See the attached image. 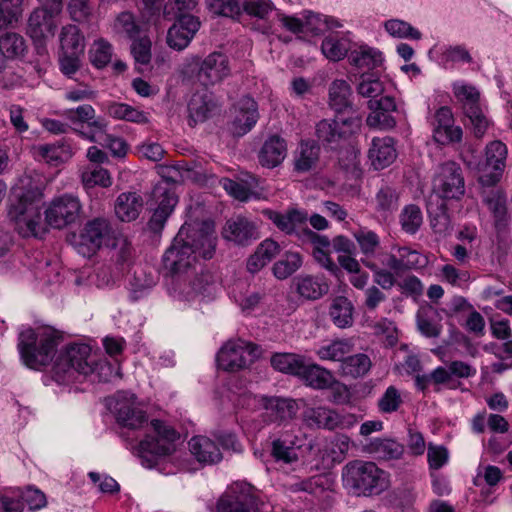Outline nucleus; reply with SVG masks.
Returning a JSON list of instances; mask_svg holds the SVG:
<instances>
[{
    "label": "nucleus",
    "mask_w": 512,
    "mask_h": 512,
    "mask_svg": "<svg viewBox=\"0 0 512 512\" xmlns=\"http://www.w3.org/2000/svg\"><path fill=\"white\" fill-rule=\"evenodd\" d=\"M22 186L13 188L17 202L12 204L9 217L14 221L16 230L22 237H42L46 225L54 229H63L75 223L81 216L83 206L78 196L65 193L54 197L45 209L42 219V190L39 187H26L28 178L21 179Z\"/></svg>",
    "instance_id": "nucleus-1"
},
{
    "label": "nucleus",
    "mask_w": 512,
    "mask_h": 512,
    "mask_svg": "<svg viewBox=\"0 0 512 512\" xmlns=\"http://www.w3.org/2000/svg\"><path fill=\"white\" fill-rule=\"evenodd\" d=\"M216 241L213 222H185L163 255L164 268L173 275L187 273L196 264L197 255L204 259L213 257Z\"/></svg>",
    "instance_id": "nucleus-2"
},
{
    "label": "nucleus",
    "mask_w": 512,
    "mask_h": 512,
    "mask_svg": "<svg viewBox=\"0 0 512 512\" xmlns=\"http://www.w3.org/2000/svg\"><path fill=\"white\" fill-rule=\"evenodd\" d=\"M110 370L106 362L96 363L91 356V347L87 344L72 343L62 348L55 357L52 366V378L59 384L73 382L77 375H89L95 371Z\"/></svg>",
    "instance_id": "nucleus-3"
},
{
    "label": "nucleus",
    "mask_w": 512,
    "mask_h": 512,
    "mask_svg": "<svg viewBox=\"0 0 512 512\" xmlns=\"http://www.w3.org/2000/svg\"><path fill=\"white\" fill-rule=\"evenodd\" d=\"M60 335L50 327L25 328L19 333L18 350L21 360L30 369L46 367L55 355Z\"/></svg>",
    "instance_id": "nucleus-4"
},
{
    "label": "nucleus",
    "mask_w": 512,
    "mask_h": 512,
    "mask_svg": "<svg viewBox=\"0 0 512 512\" xmlns=\"http://www.w3.org/2000/svg\"><path fill=\"white\" fill-rule=\"evenodd\" d=\"M345 488L360 496L378 495L389 487L388 475L374 462L354 460L342 469Z\"/></svg>",
    "instance_id": "nucleus-5"
},
{
    "label": "nucleus",
    "mask_w": 512,
    "mask_h": 512,
    "mask_svg": "<svg viewBox=\"0 0 512 512\" xmlns=\"http://www.w3.org/2000/svg\"><path fill=\"white\" fill-rule=\"evenodd\" d=\"M151 429L152 433L148 434L136 448L137 456L147 467H152L156 463V457L171 454L179 437L175 429L160 420H153Z\"/></svg>",
    "instance_id": "nucleus-6"
},
{
    "label": "nucleus",
    "mask_w": 512,
    "mask_h": 512,
    "mask_svg": "<svg viewBox=\"0 0 512 512\" xmlns=\"http://www.w3.org/2000/svg\"><path fill=\"white\" fill-rule=\"evenodd\" d=\"M238 404L243 408L265 410L272 422H287L294 419L299 411L296 400L245 392L239 396Z\"/></svg>",
    "instance_id": "nucleus-7"
},
{
    "label": "nucleus",
    "mask_w": 512,
    "mask_h": 512,
    "mask_svg": "<svg viewBox=\"0 0 512 512\" xmlns=\"http://www.w3.org/2000/svg\"><path fill=\"white\" fill-rule=\"evenodd\" d=\"M465 194V181L461 167L448 161L441 164L433 178L432 194L429 197L444 200H460Z\"/></svg>",
    "instance_id": "nucleus-8"
},
{
    "label": "nucleus",
    "mask_w": 512,
    "mask_h": 512,
    "mask_svg": "<svg viewBox=\"0 0 512 512\" xmlns=\"http://www.w3.org/2000/svg\"><path fill=\"white\" fill-rule=\"evenodd\" d=\"M258 347L246 340L235 339L226 342L217 353L218 367L230 372L247 368L258 357Z\"/></svg>",
    "instance_id": "nucleus-9"
},
{
    "label": "nucleus",
    "mask_w": 512,
    "mask_h": 512,
    "mask_svg": "<svg viewBox=\"0 0 512 512\" xmlns=\"http://www.w3.org/2000/svg\"><path fill=\"white\" fill-rule=\"evenodd\" d=\"M217 512H258L254 488L246 482L233 483L219 499Z\"/></svg>",
    "instance_id": "nucleus-10"
},
{
    "label": "nucleus",
    "mask_w": 512,
    "mask_h": 512,
    "mask_svg": "<svg viewBox=\"0 0 512 512\" xmlns=\"http://www.w3.org/2000/svg\"><path fill=\"white\" fill-rule=\"evenodd\" d=\"M113 238V230L109 221L98 217L88 221L79 236L77 249L83 256H91L103 245H108Z\"/></svg>",
    "instance_id": "nucleus-11"
},
{
    "label": "nucleus",
    "mask_w": 512,
    "mask_h": 512,
    "mask_svg": "<svg viewBox=\"0 0 512 512\" xmlns=\"http://www.w3.org/2000/svg\"><path fill=\"white\" fill-rule=\"evenodd\" d=\"M361 128V119L357 116L333 120H321L316 126V134L320 141L331 145H338L342 140L358 133Z\"/></svg>",
    "instance_id": "nucleus-12"
},
{
    "label": "nucleus",
    "mask_w": 512,
    "mask_h": 512,
    "mask_svg": "<svg viewBox=\"0 0 512 512\" xmlns=\"http://www.w3.org/2000/svg\"><path fill=\"white\" fill-rule=\"evenodd\" d=\"M113 412L117 422L130 429L141 428L147 422L146 413L137 397L127 391H120L116 394Z\"/></svg>",
    "instance_id": "nucleus-13"
},
{
    "label": "nucleus",
    "mask_w": 512,
    "mask_h": 512,
    "mask_svg": "<svg viewBox=\"0 0 512 512\" xmlns=\"http://www.w3.org/2000/svg\"><path fill=\"white\" fill-rule=\"evenodd\" d=\"M306 445V436L300 430H285L272 441L271 455L277 462L292 464L298 461L297 451Z\"/></svg>",
    "instance_id": "nucleus-14"
},
{
    "label": "nucleus",
    "mask_w": 512,
    "mask_h": 512,
    "mask_svg": "<svg viewBox=\"0 0 512 512\" xmlns=\"http://www.w3.org/2000/svg\"><path fill=\"white\" fill-rule=\"evenodd\" d=\"M84 37L75 25L62 28L60 35V64H77L84 53Z\"/></svg>",
    "instance_id": "nucleus-15"
},
{
    "label": "nucleus",
    "mask_w": 512,
    "mask_h": 512,
    "mask_svg": "<svg viewBox=\"0 0 512 512\" xmlns=\"http://www.w3.org/2000/svg\"><path fill=\"white\" fill-rule=\"evenodd\" d=\"M200 25L201 23L198 17L193 15H180L168 30V45L176 50L184 49L195 36Z\"/></svg>",
    "instance_id": "nucleus-16"
},
{
    "label": "nucleus",
    "mask_w": 512,
    "mask_h": 512,
    "mask_svg": "<svg viewBox=\"0 0 512 512\" xmlns=\"http://www.w3.org/2000/svg\"><path fill=\"white\" fill-rule=\"evenodd\" d=\"M153 197L157 202V207L153 211L148 226L153 232H160L173 212L178 198L173 191L162 186L155 187Z\"/></svg>",
    "instance_id": "nucleus-17"
},
{
    "label": "nucleus",
    "mask_w": 512,
    "mask_h": 512,
    "mask_svg": "<svg viewBox=\"0 0 512 512\" xmlns=\"http://www.w3.org/2000/svg\"><path fill=\"white\" fill-rule=\"evenodd\" d=\"M368 107L371 110L366 123L372 129L387 130L395 126V120L391 112L396 110L393 97L384 96L379 99L369 100Z\"/></svg>",
    "instance_id": "nucleus-18"
},
{
    "label": "nucleus",
    "mask_w": 512,
    "mask_h": 512,
    "mask_svg": "<svg viewBox=\"0 0 512 512\" xmlns=\"http://www.w3.org/2000/svg\"><path fill=\"white\" fill-rule=\"evenodd\" d=\"M258 118L256 101L249 96H243L235 105V116L231 125L232 133L236 136L245 135L255 126Z\"/></svg>",
    "instance_id": "nucleus-19"
},
{
    "label": "nucleus",
    "mask_w": 512,
    "mask_h": 512,
    "mask_svg": "<svg viewBox=\"0 0 512 512\" xmlns=\"http://www.w3.org/2000/svg\"><path fill=\"white\" fill-rule=\"evenodd\" d=\"M506 158L507 147L501 141L495 140L486 146V165L491 168V172L481 175L480 181L483 185L492 186L500 180Z\"/></svg>",
    "instance_id": "nucleus-20"
},
{
    "label": "nucleus",
    "mask_w": 512,
    "mask_h": 512,
    "mask_svg": "<svg viewBox=\"0 0 512 512\" xmlns=\"http://www.w3.org/2000/svg\"><path fill=\"white\" fill-rule=\"evenodd\" d=\"M187 111L189 125L195 126L213 117L218 111V105L212 94L197 92L190 98Z\"/></svg>",
    "instance_id": "nucleus-21"
},
{
    "label": "nucleus",
    "mask_w": 512,
    "mask_h": 512,
    "mask_svg": "<svg viewBox=\"0 0 512 512\" xmlns=\"http://www.w3.org/2000/svg\"><path fill=\"white\" fill-rule=\"evenodd\" d=\"M48 7L35 9L29 17L27 32L33 40L46 39L53 36L56 29L54 14Z\"/></svg>",
    "instance_id": "nucleus-22"
},
{
    "label": "nucleus",
    "mask_w": 512,
    "mask_h": 512,
    "mask_svg": "<svg viewBox=\"0 0 512 512\" xmlns=\"http://www.w3.org/2000/svg\"><path fill=\"white\" fill-rule=\"evenodd\" d=\"M434 139L440 144L459 142L462 129L454 125L453 115L448 107H441L435 114Z\"/></svg>",
    "instance_id": "nucleus-23"
},
{
    "label": "nucleus",
    "mask_w": 512,
    "mask_h": 512,
    "mask_svg": "<svg viewBox=\"0 0 512 512\" xmlns=\"http://www.w3.org/2000/svg\"><path fill=\"white\" fill-rule=\"evenodd\" d=\"M368 158L376 170L390 166L397 158L394 140L391 137L373 138Z\"/></svg>",
    "instance_id": "nucleus-24"
},
{
    "label": "nucleus",
    "mask_w": 512,
    "mask_h": 512,
    "mask_svg": "<svg viewBox=\"0 0 512 512\" xmlns=\"http://www.w3.org/2000/svg\"><path fill=\"white\" fill-rule=\"evenodd\" d=\"M287 150L284 138L278 135L268 137L258 152L260 165L269 169L279 166L286 158Z\"/></svg>",
    "instance_id": "nucleus-25"
},
{
    "label": "nucleus",
    "mask_w": 512,
    "mask_h": 512,
    "mask_svg": "<svg viewBox=\"0 0 512 512\" xmlns=\"http://www.w3.org/2000/svg\"><path fill=\"white\" fill-rule=\"evenodd\" d=\"M303 236L313 245L312 255L315 261L324 269L335 273L338 267L331 258V241L325 235H319L310 229L303 230Z\"/></svg>",
    "instance_id": "nucleus-26"
},
{
    "label": "nucleus",
    "mask_w": 512,
    "mask_h": 512,
    "mask_svg": "<svg viewBox=\"0 0 512 512\" xmlns=\"http://www.w3.org/2000/svg\"><path fill=\"white\" fill-rule=\"evenodd\" d=\"M266 214L268 218L277 226V228L286 234L303 235V230L305 228H302V226L305 225L308 219V216L304 211L298 209H290L285 213L267 211Z\"/></svg>",
    "instance_id": "nucleus-27"
},
{
    "label": "nucleus",
    "mask_w": 512,
    "mask_h": 512,
    "mask_svg": "<svg viewBox=\"0 0 512 512\" xmlns=\"http://www.w3.org/2000/svg\"><path fill=\"white\" fill-rule=\"evenodd\" d=\"M297 376L314 389H327L336 382L333 374L318 364L302 362Z\"/></svg>",
    "instance_id": "nucleus-28"
},
{
    "label": "nucleus",
    "mask_w": 512,
    "mask_h": 512,
    "mask_svg": "<svg viewBox=\"0 0 512 512\" xmlns=\"http://www.w3.org/2000/svg\"><path fill=\"white\" fill-rule=\"evenodd\" d=\"M192 455L201 463L214 464L222 459L218 445L206 436H195L189 441Z\"/></svg>",
    "instance_id": "nucleus-29"
},
{
    "label": "nucleus",
    "mask_w": 512,
    "mask_h": 512,
    "mask_svg": "<svg viewBox=\"0 0 512 512\" xmlns=\"http://www.w3.org/2000/svg\"><path fill=\"white\" fill-rule=\"evenodd\" d=\"M303 421L310 427L333 430L339 427L340 414L327 407H311L304 411Z\"/></svg>",
    "instance_id": "nucleus-30"
},
{
    "label": "nucleus",
    "mask_w": 512,
    "mask_h": 512,
    "mask_svg": "<svg viewBox=\"0 0 512 512\" xmlns=\"http://www.w3.org/2000/svg\"><path fill=\"white\" fill-rule=\"evenodd\" d=\"M222 235L224 239L239 245L247 244L256 238L255 228L251 222L245 218H237L226 222Z\"/></svg>",
    "instance_id": "nucleus-31"
},
{
    "label": "nucleus",
    "mask_w": 512,
    "mask_h": 512,
    "mask_svg": "<svg viewBox=\"0 0 512 512\" xmlns=\"http://www.w3.org/2000/svg\"><path fill=\"white\" fill-rule=\"evenodd\" d=\"M365 450L377 459L394 460L402 457L404 446L394 439L374 438L365 446Z\"/></svg>",
    "instance_id": "nucleus-32"
},
{
    "label": "nucleus",
    "mask_w": 512,
    "mask_h": 512,
    "mask_svg": "<svg viewBox=\"0 0 512 512\" xmlns=\"http://www.w3.org/2000/svg\"><path fill=\"white\" fill-rule=\"evenodd\" d=\"M101 107L105 113L117 120H125L137 124L148 122V117L143 111L126 103L107 101L103 102Z\"/></svg>",
    "instance_id": "nucleus-33"
},
{
    "label": "nucleus",
    "mask_w": 512,
    "mask_h": 512,
    "mask_svg": "<svg viewBox=\"0 0 512 512\" xmlns=\"http://www.w3.org/2000/svg\"><path fill=\"white\" fill-rule=\"evenodd\" d=\"M142 206L143 200L137 193H122L116 200L115 213L121 221L130 222L139 216Z\"/></svg>",
    "instance_id": "nucleus-34"
},
{
    "label": "nucleus",
    "mask_w": 512,
    "mask_h": 512,
    "mask_svg": "<svg viewBox=\"0 0 512 512\" xmlns=\"http://www.w3.org/2000/svg\"><path fill=\"white\" fill-rule=\"evenodd\" d=\"M357 91L361 96L370 98V100L379 99L384 97L382 94L385 91V84L380 75L368 67L358 78Z\"/></svg>",
    "instance_id": "nucleus-35"
},
{
    "label": "nucleus",
    "mask_w": 512,
    "mask_h": 512,
    "mask_svg": "<svg viewBox=\"0 0 512 512\" xmlns=\"http://www.w3.org/2000/svg\"><path fill=\"white\" fill-rule=\"evenodd\" d=\"M297 292L308 300H316L325 295L329 290V285L324 277L304 275L297 278Z\"/></svg>",
    "instance_id": "nucleus-36"
},
{
    "label": "nucleus",
    "mask_w": 512,
    "mask_h": 512,
    "mask_svg": "<svg viewBox=\"0 0 512 512\" xmlns=\"http://www.w3.org/2000/svg\"><path fill=\"white\" fill-rule=\"evenodd\" d=\"M352 350L353 345L350 341L337 339L323 343L316 349L315 353L320 360L337 361L341 364L344 358L350 354Z\"/></svg>",
    "instance_id": "nucleus-37"
},
{
    "label": "nucleus",
    "mask_w": 512,
    "mask_h": 512,
    "mask_svg": "<svg viewBox=\"0 0 512 512\" xmlns=\"http://www.w3.org/2000/svg\"><path fill=\"white\" fill-rule=\"evenodd\" d=\"M208 275L196 276L193 281L179 280L173 290L179 299L190 301L199 294H203L210 286Z\"/></svg>",
    "instance_id": "nucleus-38"
},
{
    "label": "nucleus",
    "mask_w": 512,
    "mask_h": 512,
    "mask_svg": "<svg viewBox=\"0 0 512 512\" xmlns=\"http://www.w3.org/2000/svg\"><path fill=\"white\" fill-rule=\"evenodd\" d=\"M483 201L493 214L496 228H504L507 225V208L502 192L498 189L491 190L485 194Z\"/></svg>",
    "instance_id": "nucleus-39"
},
{
    "label": "nucleus",
    "mask_w": 512,
    "mask_h": 512,
    "mask_svg": "<svg viewBox=\"0 0 512 512\" xmlns=\"http://www.w3.org/2000/svg\"><path fill=\"white\" fill-rule=\"evenodd\" d=\"M33 156L39 161L57 166L69 157V153L64 145L58 143L40 144L33 147Z\"/></svg>",
    "instance_id": "nucleus-40"
},
{
    "label": "nucleus",
    "mask_w": 512,
    "mask_h": 512,
    "mask_svg": "<svg viewBox=\"0 0 512 512\" xmlns=\"http://www.w3.org/2000/svg\"><path fill=\"white\" fill-rule=\"evenodd\" d=\"M329 314L332 322L339 328H347L353 324V305L346 297H336Z\"/></svg>",
    "instance_id": "nucleus-41"
},
{
    "label": "nucleus",
    "mask_w": 512,
    "mask_h": 512,
    "mask_svg": "<svg viewBox=\"0 0 512 512\" xmlns=\"http://www.w3.org/2000/svg\"><path fill=\"white\" fill-rule=\"evenodd\" d=\"M372 362L370 358L363 353H358L344 358L340 364V372L344 376L358 378L366 375L371 369Z\"/></svg>",
    "instance_id": "nucleus-42"
},
{
    "label": "nucleus",
    "mask_w": 512,
    "mask_h": 512,
    "mask_svg": "<svg viewBox=\"0 0 512 512\" xmlns=\"http://www.w3.org/2000/svg\"><path fill=\"white\" fill-rule=\"evenodd\" d=\"M392 250L396 251L399 273L423 268L427 264V259L410 247L395 245Z\"/></svg>",
    "instance_id": "nucleus-43"
},
{
    "label": "nucleus",
    "mask_w": 512,
    "mask_h": 512,
    "mask_svg": "<svg viewBox=\"0 0 512 512\" xmlns=\"http://www.w3.org/2000/svg\"><path fill=\"white\" fill-rule=\"evenodd\" d=\"M26 49L24 38L17 33H6L0 38V54L7 60H21Z\"/></svg>",
    "instance_id": "nucleus-44"
},
{
    "label": "nucleus",
    "mask_w": 512,
    "mask_h": 512,
    "mask_svg": "<svg viewBox=\"0 0 512 512\" xmlns=\"http://www.w3.org/2000/svg\"><path fill=\"white\" fill-rule=\"evenodd\" d=\"M427 212L433 230L439 234L447 232L449 229V217L446 213L445 202L439 199L434 201V197H428Z\"/></svg>",
    "instance_id": "nucleus-45"
},
{
    "label": "nucleus",
    "mask_w": 512,
    "mask_h": 512,
    "mask_svg": "<svg viewBox=\"0 0 512 512\" xmlns=\"http://www.w3.org/2000/svg\"><path fill=\"white\" fill-rule=\"evenodd\" d=\"M321 50L324 56L333 62L342 60L351 50V43L347 38H338L330 35L326 37L321 44Z\"/></svg>",
    "instance_id": "nucleus-46"
},
{
    "label": "nucleus",
    "mask_w": 512,
    "mask_h": 512,
    "mask_svg": "<svg viewBox=\"0 0 512 512\" xmlns=\"http://www.w3.org/2000/svg\"><path fill=\"white\" fill-rule=\"evenodd\" d=\"M89 59L91 64H124L116 57L113 46L103 38L93 42L89 49Z\"/></svg>",
    "instance_id": "nucleus-47"
},
{
    "label": "nucleus",
    "mask_w": 512,
    "mask_h": 512,
    "mask_svg": "<svg viewBox=\"0 0 512 512\" xmlns=\"http://www.w3.org/2000/svg\"><path fill=\"white\" fill-rule=\"evenodd\" d=\"M319 147L313 141H302L295 158V169L307 172L315 167L319 158Z\"/></svg>",
    "instance_id": "nucleus-48"
},
{
    "label": "nucleus",
    "mask_w": 512,
    "mask_h": 512,
    "mask_svg": "<svg viewBox=\"0 0 512 512\" xmlns=\"http://www.w3.org/2000/svg\"><path fill=\"white\" fill-rule=\"evenodd\" d=\"M303 264L302 255L298 252H286L281 259L273 265V274L279 280L287 279Z\"/></svg>",
    "instance_id": "nucleus-49"
},
{
    "label": "nucleus",
    "mask_w": 512,
    "mask_h": 512,
    "mask_svg": "<svg viewBox=\"0 0 512 512\" xmlns=\"http://www.w3.org/2000/svg\"><path fill=\"white\" fill-rule=\"evenodd\" d=\"M333 486L332 478L327 474H319L309 479L296 482L292 485L294 491H304L316 496L330 491Z\"/></svg>",
    "instance_id": "nucleus-50"
},
{
    "label": "nucleus",
    "mask_w": 512,
    "mask_h": 512,
    "mask_svg": "<svg viewBox=\"0 0 512 512\" xmlns=\"http://www.w3.org/2000/svg\"><path fill=\"white\" fill-rule=\"evenodd\" d=\"M351 88L344 80H335L329 89V101L331 107L341 112L350 106Z\"/></svg>",
    "instance_id": "nucleus-51"
},
{
    "label": "nucleus",
    "mask_w": 512,
    "mask_h": 512,
    "mask_svg": "<svg viewBox=\"0 0 512 512\" xmlns=\"http://www.w3.org/2000/svg\"><path fill=\"white\" fill-rule=\"evenodd\" d=\"M243 0H206L208 10L217 16L236 18L241 15Z\"/></svg>",
    "instance_id": "nucleus-52"
},
{
    "label": "nucleus",
    "mask_w": 512,
    "mask_h": 512,
    "mask_svg": "<svg viewBox=\"0 0 512 512\" xmlns=\"http://www.w3.org/2000/svg\"><path fill=\"white\" fill-rule=\"evenodd\" d=\"M353 64H382L385 60L383 53L367 44H361L350 52Z\"/></svg>",
    "instance_id": "nucleus-53"
},
{
    "label": "nucleus",
    "mask_w": 512,
    "mask_h": 512,
    "mask_svg": "<svg viewBox=\"0 0 512 512\" xmlns=\"http://www.w3.org/2000/svg\"><path fill=\"white\" fill-rule=\"evenodd\" d=\"M82 182L85 187L101 186L107 188L112 184L109 171L100 166L87 167L82 173Z\"/></svg>",
    "instance_id": "nucleus-54"
},
{
    "label": "nucleus",
    "mask_w": 512,
    "mask_h": 512,
    "mask_svg": "<svg viewBox=\"0 0 512 512\" xmlns=\"http://www.w3.org/2000/svg\"><path fill=\"white\" fill-rule=\"evenodd\" d=\"M303 359L292 353H276L271 357V365L278 371L298 375Z\"/></svg>",
    "instance_id": "nucleus-55"
},
{
    "label": "nucleus",
    "mask_w": 512,
    "mask_h": 512,
    "mask_svg": "<svg viewBox=\"0 0 512 512\" xmlns=\"http://www.w3.org/2000/svg\"><path fill=\"white\" fill-rule=\"evenodd\" d=\"M355 240L357 241L362 254L365 256L363 259H370L380 245L379 236L371 230L361 228L353 233Z\"/></svg>",
    "instance_id": "nucleus-56"
},
{
    "label": "nucleus",
    "mask_w": 512,
    "mask_h": 512,
    "mask_svg": "<svg viewBox=\"0 0 512 512\" xmlns=\"http://www.w3.org/2000/svg\"><path fill=\"white\" fill-rule=\"evenodd\" d=\"M433 311L429 308L419 309L416 314L417 328L422 335L428 338L438 337L442 327L432 318Z\"/></svg>",
    "instance_id": "nucleus-57"
},
{
    "label": "nucleus",
    "mask_w": 512,
    "mask_h": 512,
    "mask_svg": "<svg viewBox=\"0 0 512 512\" xmlns=\"http://www.w3.org/2000/svg\"><path fill=\"white\" fill-rule=\"evenodd\" d=\"M365 267L373 273V281L382 289L390 290L396 283L395 272L392 270L384 269L371 259H362Z\"/></svg>",
    "instance_id": "nucleus-58"
},
{
    "label": "nucleus",
    "mask_w": 512,
    "mask_h": 512,
    "mask_svg": "<svg viewBox=\"0 0 512 512\" xmlns=\"http://www.w3.org/2000/svg\"><path fill=\"white\" fill-rule=\"evenodd\" d=\"M422 222V212L417 205L410 204L404 207L400 214V224L406 233L415 234Z\"/></svg>",
    "instance_id": "nucleus-59"
},
{
    "label": "nucleus",
    "mask_w": 512,
    "mask_h": 512,
    "mask_svg": "<svg viewBox=\"0 0 512 512\" xmlns=\"http://www.w3.org/2000/svg\"><path fill=\"white\" fill-rule=\"evenodd\" d=\"M453 91L456 98L462 102L464 113L467 112L469 108L473 110L480 107V94L475 87L465 83H455Z\"/></svg>",
    "instance_id": "nucleus-60"
},
{
    "label": "nucleus",
    "mask_w": 512,
    "mask_h": 512,
    "mask_svg": "<svg viewBox=\"0 0 512 512\" xmlns=\"http://www.w3.org/2000/svg\"><path fill=\"white\" fill-rule=\"evenodd\" d=\"M23 0H1L0 1V30L17 22L22 14Z\"/></svg>",
    "instance_id": "nucleus-61"
},
{
    "label": "nucleus",
    "mask_w": 512,
    "mask_h": 512,
    "mask_svg": "<svg viewBox=\"0 0 512 512\" xmlns=\"http://www.w3.org/2000/svg\"><path fill=\"white\" fill-rule=\"evenodd\" d=\"M197 69V80L204 86L213 85L228 75V66H192Z\"/></svg>",
    "instance_id": "nucleus-62"
},
{
    "label": "nucleus",
    "mask_w": 512,
    "mask_h": 512,
    "mask_svg": "<svg viewBox=\"0 0 512 512\" xmlns=\"http://www.w3.org/2000/svg\"><path fill=\"white\" fill-rule=\"evenodd\" d=\"M384 27L391 36L397 38H411L419 40L422 36L419 30L412 27L409 23L399 19L386 21Z\"/></svg>",
    "instance_id": "nucleus-63"
},
{
    "label": "nucleus",
    "mask_w": 512,
    "mask_h": 512,
    "mask_svg": "<svg viewBox=\"0 0 512 512\" xmlns=\"http://www.w3.org/2000/svg\"><path fill=\"white\" fill-rule=\"evenodd\" d=\"M16 491L19 499L28 506L30 511L40 510L47 505L45 494L38 488L28 486L24 490L17 488Z\"/></svg>",
    "instance_id": "nucleus-64"
}]
</instances>
